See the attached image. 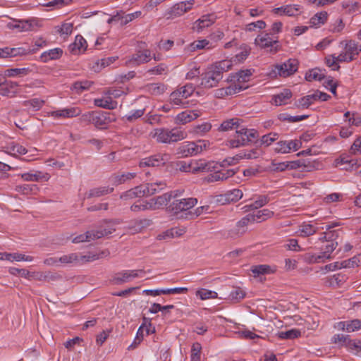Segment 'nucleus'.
I'll return each mask as SVG.
<instances>
[{
	"instance_id": "nucleus-21",
	"label": "nucleus",
	"mask_w": 361,
	"mask_h": 361,
	"mask_svg": "<svg viewBox=\"0 0 361 361\" xmlns=\"http://www.w3.org/2000/svg\"><path fill=\"white\" fill-rule=\"evenodd\" d=\"M18 84L16 82L4 80L0 85V94L8 97H13L18 93Z\"/></svg>"
},
{
	"instance_id": "nucleus-14",
	"label": "nucleus",
	"mask_w": 361,
	"mask_h": 361,
	"mask_svg": "<svg viewBox=\"0 0 361 361\" xmlns=\"http://www.w3.org/2000/svg\"><path fill=\"white\" fill-rule=\"evenodd\" d=\"M192 173L199 172H209L215 171L219 168V164L214 161H206L205 160H191Z\"/></svg>"
},
{
	"instance_id": "nucleus-41",
	"label": "nucleus",
	"mask_w": 361,
	"mask_h": 361,
	"mask_svg": "<svg viewBox=\"0 0 361 361\" xmlns=\"http://www.w3.org/2000/svg\"><path fill=\"white\" fill-rule=\"evenodd\" d=\"M274 212L268 209H264L262 210H259L257 212L256 214H252V216H254V222H261L263 221H265L268 219L271 218L274 216Z\"/></svg>"
},
{
	"instance_id": "nucleus-60",
	"label": "nucleus",
	"mask_w": 361,
	"mask_h": 361,
	"mask_svg": "<svg viewBox=\"0 0 361 361\" xmlns=\"http://www.w3.org/2000/svg\"><path fill=\"white\" fill-rule=\"evenodd\" d=\"M245 296V292L240 288H235L229 295V299L234 302H239Z\"/></svg>"
},
{
	"instance_id": "nucleus-31",
	"label": "nucleus",
	"mask_w": 361,
	"mask_h": 361,
	"mask_svg": "<svg viewBox=\"0 0 361 361\" xmlns=\"http://www.w3.org/2000/svg\"><path fill=\"white\" fill-rule=\"evenodd\" d=\"M169 198L168 194L166 192L161 195H159L157 197L152 198L149 201V208L150 209H157L160 207L166 205L169 202Z\"/></svg>"
},
{
	"instance_id": "nucleus-37",
	"label": "nucleus",
	"mask_w": 361,
	"mask_h": 361,
	"mask_svg": "<svg viewBox=\"0 0 361 361\" xmlns=\"http://www.w3.org/2000/svg\"><path fill=\"white\" fill-rule=\"evenodd\" d=\"M63 54V51L60 48H55L42 54L40 58L42 61L47 62L49 60H56L59 59Z\"/></svg>"
},
{
	"instance_id": "nucleus-20",
	"label": "nucleus",
	"mask_w": 361,
	"mask_h": 361,
	"mask_svg": "<svg viewBox=\"0 0 361 361\" xmlns=\"http://www.w3.org/2000/svg\"><path fill=\"white\" fill-rule=\"evenodd\" d=\"M137 176L136 173L133 172H123V173H116L111 176L109 178L110 182L114 186H118L121 184H124L130 181L135 178Z\"/></svg>"
},
{
	"instance_id": "nucleus-42",
	"label": "nucleus",
	"mask_w": 361,
	"mask_h": 361,
	"mask_svg": "<svg viewBox=\"0 0 361 361\" xmlns=\"http://www.w3.org/2000/svg\"><path fill=\"white\" fill-rule=\"evenodd\" d=\"M327 18V12L322 11L317 13L313 17H312L310 23L312 26H320L326 23Z\"/></svg>"
},
{
	"instance_id": "nucleus-38",
	"label": "nucleus",
	"mask_w": 361,
	"mask_h": 361,
	"mask_svg": "<svg viewBox=\"0 0 361 361\" xmlns=\"http://www.w3.org/2000/svg\"><path fill=\"white\" fill-rule=\"evenodd\" d=\"M94 104L98 107L112 110L115 109L117 106V102L112 100L111 97H108L106 99H95Z\"/></svg>"
},
{
	"instance_id": "nucleus-22",
	"label": "nucleus",
	"mask_w": 361,
	"mask_h": 361,
	"mask_svg": "<svg viewBox=\"0 0 361 361\" xmlns=\"http://www.w3.org/2000/svg\"><path fill=\"white\" fill-rule=\"evenodd\" d=\"M140 185L142 190L145 192V196H150L164 189L166 184L164 181L159 180Z\"/></svg>"
},
{
	"instance_id": "nucleus-55",
	"label": "nucleus",
	"mask_w": 361,
	"mask_h": 361,
	"mask_svg": "<svg viewBox=\"0 0 361 361\" xmlns=\"http://www.w3.org/2000/svg\"><path fill=\"white\" fill-rule=\"evenodd\" d=\"M116 61V59L114 57H109L106 59H102L101 61H98L95 63V64L93 66L92 68L94 71L99 72L101 71L102 68L106 67L111 63H113Z\"/></svg>"
},
{
	"instance_id": "nucleus-1",
	"label": "nucleus",
	"mask_w": 361,
	"mask_h": 361,
	"mask_svg": "<svg viewBox=\"0 0 361 361\" xmlns=\"http://www.w3.org/2000/svg\"><path fill=\"white\" fill-rule=\"evenodd\" d=\"M232 66L230 60H222L209 66L201 75L200 85L207 89L216 87L223 78V73L228 71Z\"/></svg>"
},
{
	"instance_id": "nucleus-39",
	"label": "nucleus",
	"mask_w": 361,
	"mask_h": 361,
	"mask_svg": "<svg viewBox=\"0 0 361 361\" xmlns=\"http://www.w3.org/2000/svg\"><path fill=\"white\" fill-rule=\"evenodd\" d=\"M251 271L253 273L254 276L257 277V276H259L260 275H263V274H272L276 271V269L274 268H272L269 265L260 264V265L252 266L251 267Z\"/></svg>"
},
{
	"instance_id": "nucleus-4",
	"label": "nucleus",
	"mask_w": 361,
	"mask_h": 361,
	"mask_svg": "<svg viewBox=\"0 0 361 361\" xmlns=\"http://www.w3.org/2000/svg\"><path fill=\"white\" fill-rule=\"evenodd\" d=\"M197 203V200L193 197L176 199L166 207V209L178 219H188L190 218V215H186V213H189V210Z\"/></svg>"
},
{
	"instance_id": "nucleus-19",
	"label": "nucleus",
	"mask_w": 361,
	"mask_h": 361,
	"mask_svg": "<svg viewBox=\"0 0 361 361\" xmlns=\"http://www.w3.org/2000/svg\"><path fill=\"white\" fill-rule=\"evenodd\" d=\"M215 21L216 16L214 14L204 15L194 23L192 29L197 32H200L204 28H207L214 24Z\"/></svg>"
},
{
	"instance_id": "nucleus-29",
	"label": "nucleus",
	"mask_w": 361,
	"mask_h": 361,
	"mask_svg": "<svg viewBox=\"0 0 361 361\" xmlns=\"http://www.w3.org/2000/svg\"><path fill=\"white\" fill-rule=\"evenodd\" d=\"M108 113L94 111V121L92 124L95 127L99 128H106L110 122L109 118L107 117Z\"/></svg>"
},
{
	"instance_id": "nucleus-24",
	"label": "nucleus",
	"mask_w": 361,
	"mask_h": 361,
	"mask_svg": "<svg viewBox=\"0 0 361 361\" xmlns=\"http://www.w3.org/2000/svg\"><path fill=\"white\" fill-rule=\"evenodd\" d=\"M103 234L100 232H94V230L88 231L84 234H80L73 239V243H79L82 242H90L102 238Z\"/></svg>"
},
{
	"instance_id": "nucleus-52",
	"label": "nucleus",
	"mask_w": 361,
	"mask_h": 361,
	"mask_svg": "<svg viewBox=\"0 0 361 361\" xmlns=\"http://www.w3.org/2000/svg\"><path fill=\"white\" fill-rule=\"evenodd\" d=\"M324 73H322V71L318 68L312 69L305 74V79L307 81H321L322 79H324Z\"/></svg>"
},
{
	"instance_id": "nucleus-58",
	"label": "nucleus",
	"mask_w": 361,
	"mask_h": 361,
	"mask_svg": "<svg viewBox=\"0 0 361 361\" xmlns=\"http://www.w3.org/2000/svg\"><path fill=\"white\" fill-rule=\"evenodd\" d=\"M300 331L298 329H293L279 333V337L282 339H293L300 336Z\"/></svg>"
},
{
	"instance_id": "nucleus-49",
	"label": "nucleus",
	"mask_w": 361,
	"mask_h": 361,
	"mask_svg": "<svg viewBox=\"0 0 361 361\" xmlns=\"http://www.w3.org/2000/svg\"><path fill=\"white\" fill-rule=\"evenodd\" d=\"M92 82L88 80L77 81L73 84L72 90L77 94H81L83 91L88 90Z\"/></svg>"
},
{
	"instance_id": "nucleus-11",
	"label": "nucleus",
	"mask_w": 361,
	"mask_h": 361,
	"mask_svg": "<svg viewBox=\"0 0 361 361\" xmlns=\"http://www.w3.org/2000/svg\"><path fill=\"white\" fill-rule=\"evenodd\" d=\"M170 155L169 154H156L148 157L142 159L139 164L140 167L147 166H164L166 162L170 160Z\"/></svg>"
},
{
	"instance_id": "nucleus-17",
	"label": "nucleus",
	"mask_w": 361,
	"mask_h": 361,
	"mask_svg": "<svg viewBox=\"0 0 361 361\" xmlns=\"http://www.w3.org/2000/svg\"><path fill=\"white\" fill-rule=\"evenodd\" d=\"M213 171L214 173L209 174L205 178V180L207 182L213 183L216 181H223L229 177H232L235 173V171L233 169L219 170V168Z\"/></svg>"
},
{
	"instance_id": "nucleus-46",
	"label": "nucleus",
	"mask_w": 361,
	"mask_h": 361,
	"mask_svg": "<svg viewBox=\"0 0 361 361\" xmlns=\"http://www.w3.org/2000/svg\"><path fill=\"white\" fill-rule=\"evenodd\" d=\"M7 152L15 155L16 154H25L27 152L26 148L18 143L11 142L6 147Z\"/></svg>"
},
{
	"instance_id": "nucleus-51",
	"label": "nucleus",
	"mask_w": 361,
	"mask_h": 361,
	"mask_svg": "<svg viewBox=\"0 0 361 361\" xmlns=\"http://www.w3.org/2000/svg\"><path fill=\"white\" fill-rule=\"evenodd\" d=\"M212 128V124L209 122H204L202 124L195 126L192 128V133L197 135L202 136L208 133Z\"/></svg>"
},
{
	"instance_id": "nucleus-25",
	"label": "nucleus",
	"mask_w": 361,
	"mask_h": 361,
	"mask_svg": "<svg viewBox=\"0 0 361 361\" xmlns=\"http://www.w3.org/2000/svg\"><path fill=\"white\" fill-rule=\"evenodd\" d=\"M292 92L288 89H284L282 92L272 97L271 103L276 106L285 105L291 98Z\"/></svg>"
},
{
	"instance_id": "nucleus-56",
	"label": "nucleus",
	"mask_w": 361,
	"mask_h": 361,
	"mask_svg": "<svg viewBox=\"0 0 361 361\" xmlns=\"http://www.w3.org/2000/svg\"><path fill=\"white\" fill-rule=\"evenodd\" d=\"M167 71L168 66L165 63H161L157 65V66H154L147 70V73H148L150 75H160L166 73Z\"/></svg>"
},
{
	"instance_id": "nucleus-5",
	"label": "nucleus",
	"mask_w": 361,
	"mask_h": 361,
	"mask_svg": "<svg viewBox=\"0 0 361 361\" xmlns=\"http://www.w3.org/2000/svg\"><path fill=\"white\" fill-rule=\"evenodd\" d=\"M342 49L341 52L338 55V61L341 63L351 62L361 52V44L354 40H343L339 43Z\"/></svg>"
},
{
	"instance_id": "nucleus-61",
	"label": "nucleus",
	"mask_w": 361,
	"mask_h": 361,
	"mask_svg": "<svg viewBox=\"0 0 361 361\" xmlns=\"http://www.w3.org/2000/svg\"><path fill=\"white\" fill-rule=\"evenodd\" d=\"M197 295L199 296L201 300H207L210 298H216L217 293L215 291L202 288L197 291Z\"/></svg>"
},
{
	"instance_id": "nucleus-63",
	"label": "nucleus",
	"mask_w": 361,
	"mask_h": 361,
	"mask_svg": "<svg viewBox=\"0 0 361 361\" xmlns=\"http://www.w3.org/2000/svg\"><path fill=\"white\" fill-rule=\"evenodd\" d=\"M226 197L230 202H237L243 197V192L239 189H233L226 192Z\"/></svg>"
},
{
	"instance_id": "nucleus-47",
	"label": "nucleus",
	"mask_w": 361,
	"mask_h": 361,
	"mask_svg": "<svg viewBox=\"0 0 361 361\" xmlns=\"http://www.w3.org/2000/svg\"><path fill=\"white\" fill-rule=\"evenodd\" d=\"M165 85L159 83H151L146 86L147 92L152 95H160L164 92Z\"/></svg>"
},
{
	"instance_id": "nucleus-7",
	"label": "nucleus",
	"mask_w": 361,
	"mask_h": 361,
	"mask_svg": "<svg viewBox=\"0 0 361 361\" xmlns=\"http://www.w3.org/2000/svg\"><path fill=\"white\" fill-rule=\"evenodd\" d=\"M152 59L151 51L147 49L145 42H140L135 52L126 61L127 66L136 67L147 63Z\"/></svg>"
},
{
	"instance_id": "nucleus-28",
	"label": "nucleus",
	"mask_w": 361,
	"mask_h": 361,
	"mask_svg": "<svg viewBox=\"0 0 361 361\" xmlns=\"http://www.w3.org/2000/svg\"><path fill=\"white\" fill-rule=\"evenodd\" d=\"M87 46L86 40L81 35H77L75 42L69 45V50L73 54H78L81 50L84 51Z\"/></svg>"
},
{
	"instance_id": "nucleus-34",
	"label": "nucleus",
	"mask_w": 361,
	"mask_h": 361,
	"mask_svg": "<svg viewBox=\"0 0 361 361\" xmlns=\"http://www.w3.org/2000/svg\"><path fill=\"white\" fill-rule=\"evenodd\" d=\"M114 191V188L107 186H102L91 189L87 194V198L99 197L107 194H110Z\"/></svg>"
},
{
	"instance_id": "nucleus-3",
	"label": "nucleus",
	"mask_w": 361,
	"mask_h": 361,
	"mask_svg": "<svg viewBox=\"0 0 361 361\" xmlns=\"http://www.w3.org/2000/svg\"><path fill=\"white\" fill-rule=\"evenodd\" d=\"M151 135L159 143L171 144L184 140L187 137V133L180 128H160L154 129Z\"/></svg>"
},
{
	"instance_id": "nucleus-27",
	"label": "nucleus",
	"mask_w": 361,
	"mask_h": 361,
	"mask_svg": "<svg viewBox=\"0 0 361 361\" xmlns=\"http://www.w3.org/2000/svg\"><path fill=\"white\" fill-rule=\"evenodd\" d=\"M247 87V86L231 85L226 88H221L217 90L216 92V97L220 98L224 97L226 95L234 94L237 92H239L242 90L246 89Z\"/></svg>"
},
{
	"instance_id": "nucleus-57",
	"label": "nucleus",
	"mask_w": 361,
	"mask_h": 361,
	"mask_svg": "<svg viewBox=\"0 0 361 361\" xmlns=\"http://www.w3.org/2000/svg\"><path fill=\"white\" fill-rule=\"evenodd\" d=\"M305 168V169H310L313 167L310 164V161L309 159H302V160H298L295 161L289 162V169H296L300 168Z\"/></svg>"
},
{
	"instance_id": "nucleus-53",
	"label": "nucleus",
	"mask_w": 361,
	"mask_h": 361,
	"mask_svg": "<svg viewBox=\"0 0 361 361\" xmlns=\"http://www.w3.org/2000/svg\"><path fill=\"white\" fill-rule=\"evenodd\" d=\"M10 57H15L18 56H23L31 54L35 51L34 49L25 48V47H17L10 48Z\"/></svg>"
},
{
	"instance_id": "nucleus-6",
	"label": "nucleus",
	"mask_w": 361,
	"mask_h": 361,
	"mask_svg": "<svg viewBox=\"0 0 361 361\" xmlns=\"http://www.w3.org/2000/svg\"><path fill=\"white\" fill-rule=\"evenodd\" d=\"M323 237L319 238L320 240L325 242V245L321 247L320 255L314 257V262H319V259H329L331 258V254L336 250L338 246V243L334 240V238L338 237L336 231H329V233H323Z\"/></svg>"
},
{
	"instance_id": "nucleus-2",
	"label": "nucleus",
	"mask_w": 361,
	"mask_h": 361,
	"mask_svg": "<svg viewBox=\"0 0 361 361\" xmlns=\"http://www.w3.org/2000/svg\"><path fill=\"white\" fill-rule=\"evenodd\" d=\"M259 137L258 132L255 129L246 128H237L235 133L228 141L226 145L231 148H238L255 143Z\"/></svg>"
},
{
	"instance_id": "nucleus-30",
	"label": "nucleus",
	"mask_w": 361,
	"mask_h": 361,
	"mask_svg": "<svg viewBox=\"0 0 361 361\" xmlns=\"http://www.w3.org/2000/svg\"><path fill=\"white\" fill-rule=\"evenodd\" d=\"M152 224V220L147 219L134 220L131 221L129 229L132 231V233H139L142 231V229L147 228L151 226Z\"/></svg>"
},
{
	"instance_id": "nucleus-36",
	"label": "nucleus",
	"mask_w": 361,
	"mask_h": 361,
	"mask_svg": "<svg viewBox=\"0 0 361 361\" xmlns=\"http://www.w3.org/2000/svg\"><path fill=\"white\" fill-rule=\"evenodd\" d=\"M278 139V134L276 133H270L263 135L260 140H255V144L258 147H268Z\"/></svg>"
},
{
	"instance_id": "nucleus-64",
	"label": "nucleus",
	"mask_w": 361,
	"mask_h": 361,
	"mask_svg": "<svg viewBox=\"0 0 361 361\" xmlns=\"http://www.w3.org/2000/svg\"><path fill=\"white\" fill-rule=\"evenodd\" d=\"M202 346L199 343H195L192 345L191 360L192 361H200V353Z\"/></svg>"
},
{
	"instance_id": "nucleus-54",
	"label": "nucleus",
	"mask_w": 361,
	"mask_h": 361,
	"mask_svg": "<svg viewBox=\"0 0 361 361\" xmlns=\"http://www.w3.org/2000/svg\"><path fill=\"white\" fill-rule=\"evenodd\" d=\"M285 15L287 16H296L301 13L302 7L298 4H289L284 6Z\"/></svg>"
},
{
	"instance_id": "nucleus-16",
	"label": "nucleus",
	"mask_w": 361,
	"mask_h": 361,
	"mask_svg": "<svg viewBox=\"0 0 361 361\" xmlns=\"http://www.w3.org/2000/svg\"><path fill=\"white\" fill-rule=\"evenodd\" d=\"M202 115V112L199 109L186 110L178 114L175 118L176 124H186Z\"/></svg>"
},
{
	"instance_id": "nucleus-13",
	"label": "nucleus",
	"mask_w": 361,
	"mask_h": 361,
	"mask_svg": "<svg viewBox=\"0 0 361 361\" xmlns=\"http://www.w3.org/2000/svg\"><path fill=\"white\" fill-rule=\"evenodd\" d=\"M176 153L180 157L193 156L201 153V147H198L195 142H185L176 148Z\"/></svg>"
},
{
	"instance_id": "nucleus-45",
	"label": "nucleus",
	"mask_w": 361,
	"mask_h": 361,
	"mask_svg": "<svg viewBox=\"0 0 361 361\" xmlns=\"http://www.w3.org/2000/svg\"><path fill=\"white\" fill-rule=\"evenodd\" d=\"M309 117V115L290 116L286 113L280 114L278 116L281 121H288V123H296L305 120Z\"/></svg>"
},
{
	"instance_id": "nucleus-48",
	"label": "nucleus",
	"mask_w": 361,
	"mask_h": 361,
	"mask_svg": "<svg viewBox=\"0 0 361 361\" xmlns=\"http://www.w3.org/2000/svg\"><path fill=\"white\" fill-rule=\"evenodd\" d=\"M260 154L261 153L257 149H252L251 150L243 151L237 154V159H239L240 161L243 159H257L260 156Z\"/></svg>"
},
{
	"instance_id": "nucleus-59",
	"label": "nucleus",
	"mask_w": 361,
	"mask_h": 361,
	"mask_svg": "<svg viewBox=\"0 0 361 361\" xmlns=\"http://www.w3.org/2000/svg\"><path fill=\"white\" fill-rule=\"evenodd\" d=\"M59 260L61 264H71L73 262H79V255L77 253H71L59 257Z\"/></svg>"
},
{
	"instance_id": "nucleus-32",
	"label": "nucleus",
	"mask_w": 361,
	"mask_h": 361,
	"mask_svg": "<svg viewBox=\"0 0 361 361\" xmlns=\"http://www.w3.org/2000/svg\"><path fill=\"white\" fill-rule=\"evenodd\" d=\"M316 101L317 99L314 92L296 100L294 103V106L298 109H307Z\"/></svg>"
},
{
	"instance_id": "nucleus-44",
	"label": "nucleus",
	"mask_w": 361,
	"mask_h": 361,
	"mask_svg": "<svg viewBox=\"0 0 361 361\" xmlns=\"http://www.w3.org/2000/svg\"><path fill=\"white\" fill-rule=\"evenodd\" d=\"M239 119L237 118H233L231 119L226 120L222 122L219 127V130L221 131H228L232 130L233 128L237 129L239 127Z\"/></svg>"
},
{
	"instance_id": "nucleus-12",
	"label": "nucleus",
	"mask_w": 361,
	"mask_h": 361,
	"mask_svg": "<svg viewBox=\"0 0 361 361\" xmlns=\"http://www.w3.org/2000/svg\"><path fill=\"white\" fill-rule=\"evenodd\" d=\"M145 271L140 270H123L114 274L111 281L114 284L121 285L132 281L133 279L139 277L140 274H144Z\"/></svg>"
},
{
	"instance_id": "nucleus-62",
	"label": "nucleus",
	"mask_w": 361,
	"mask_h": 361,
	"mask_svg": "<svg viewBox=\"0 0 361 361\" xmlns=\"http://www.w3.org/2000/svg\"><path fill=\"white\" fill-rule=\"evenodd\" d=\"M338 56L331 54L325 58V62L326 66L331 67L332 70L338 71L340 68V66L338 63H340L338 60Z\"/></svg>"
},
{
	"instance_id": "nucleus-40",
	"label": "nucleus",
	"mask_w": 361,
	"mask_h": 361,
	"mask_svg": "<svg viewBox=\"0 0 361 361\" xmlns=\"http://www.w3.org/2000/svg\"><path fill=\"white\" fill-rule=\"evenodd\" d=\"M341 328L348 332H353L361 329V321L360 319H353L351 321L340 322Z\"/></svg>"
},
{
	"instance_id": "nucleus-33",
	"label": "nucleus",
	"mask_w": 361,
	"mask_h": 361,
	"mask_svg": "<svg viewBox=\"0 0 361 361\" xmlns=\"http://www.w3.org/2000/svg\"><path fill=\"white\" fill-rule=\"evenodd\" d=\"M142 188H141V185L136 186L134 188H132L125 192H123L121 195L120 198L121 200H128L135 197H144L145 192L142 191Z\"/></svg>"
},
{
	"instance_id": "nucleus-8",
	"label": "nucleus",
	"mask_w": 361,
	"mask_h": 361,
	"mask_svg": "<svg viewBox=\"0 0 361 361\" xmlns=\"http://www.w3.org/2000/svg\"><path fill=\"white\" fill-rule=\"evenodd\" d=\"M255 44L260 49H269L268 51L271 54H276L281 49L278 37L268 32L259 35L255 39Z\"/></svg>"
},
{
	"instance_id": "nucleus-26",
	"label": "nucleus",
	"mask_w": 361,
	"mask_h": 361,
	"mask_svg": "<svg viewBox=\"0 0 361 361\" xmlns=\"http://www.w3.org/2000/svg\"><path fill=\"white\" fill-rule=\"evenodd\" d=\"M186 228L184 226L172 228L159 235L158 238L159 240H161L180 237L186 233Z\"/></svg>"
},
{
	"instance_id": "nucleus-18",
	"label": "nucleus",
	"mask_w": 361,
	"mask_h": 361,
	"mask_svg": "<svg viewBox=\"0 0 361 361\" xmlns=\"http://www.w3.org/2000/svg\"><path fill=\"white\" fill-rule=\"evenodd\" d=\"M39 26L38 20L32 18L28 20H16V23L11 25L10 27L13 29H17L20 32L35 30Z\"/></svg>"
},
{
	"instance_id": "nucleus-15",
	"label": "nucleus",
	"mask_w": 361,
	"mask_h": 361,
	"mask_svg": "<svg viewBox=\"0 0 361 361\" xmlns=\"http://www.w3.org/2000/svg\"><path fill=\"white\" fill-rule=\"evenodd\" d=\"M80 114L81 110L79 108L69 107L50 111L48 115L56 118H71L76 117Z\"/></svg>"
},
{
	"instance_id": "nucleus-9",
	"label": "nucleus",
	"mask_w": 361,
	"mask_h": 361,
	"mask_svg": "<svg viewBox=\"0 0 361 361\" xmlns=\"http://www.w3.org/2000/svg\"><path fill=\"white\" fill-rule=\"evenodd\" d=\"M195 4V0L181 1L174 4L167 11V18L173 19L190 11Z\"/></svg>"
},
{
	"instance_id": "nucleus-43",
	"label": "nucleus",
	"mask_w": 361,
	"mask_h": 361,
	"mask_svg": "<svg viewBox=\"0 0 361 361\" xmlns=\"http://www.w3.org/2000/svg\"><path fill=\"white\" fill-rule=\"evenodd\" d=\"M269 199L266 195H259L257 199L252 204H247L245 207V210L256 209L267 204Z\"/></svg>"
},
{
	"instance_id": "nucleus-50",
	"label": "nucleus",
	"mask_w": 361,
	"mask_h": 361,
	"mask_svg": "<svg viewBox=\"0 0 361 361\" xmlns=\"http://www.w3.org/2000/svg\"><path fill=\"white\" fill-rule=\"evenodd\" d=\"M44 101L38 98H34L30 100L23 102V105L28 109H32L35 111L39 110L44 105Z\"/></svg>"
},
{
	"instance_id": "nucleus-35",
	"label": "nucleus",
	"mask_w": 361,
	"mask_h": 361,
	"mask_svg": "<svg viewBox=\"0 0 361 361\" xmlns=\"http://www.w3.org/2000/svg\"><path fill=\"white\" fill-rule=\"evenodd\" d=\"M141 11H136L132 13L127 14L126 16L123 17H120V16L116 15L111 17L108 20V23H111L113 21H118L119 20H121V24L122 25H126L128 23L131 22L134 19L140 17L141 16Z\"/></svg>"
},
{
	"instance_id": "nucleus-10",
	"label": "nucleus",
	"mask_w": 361,
	"mask_h": 361,
	"mask_svg": "<svg viewBox=\"0 0 361 361\" xmlns=\"http://www.w3.org/2000/svg\"><path fill=\"white\" fill-rule=\"evenodd\" d=\"M298 61L295 59H289L284 63L276 65L274 72L281 77L286 78L295 73L298 68Z\"/></svg>"
},
{
	"instance_id": "nucleus-23",
	"label": "nucleus",
	"mask_w": 361,
	"mask_h": 361,
	"mask_svg": "<svg viewBox=\"0 0 361 361\" xmlns=\"http://www.w3.org/2000/svg\"><path fill=\"white\" fill-rule=\"evenodd\" d=\"M252 73L250 69L241 70L235 73V74H231L229 78L231 81L237 82L235 83L234 85H241V83H245L250 80V78L252 75Z\"/></svg>"
}]
</instances>
